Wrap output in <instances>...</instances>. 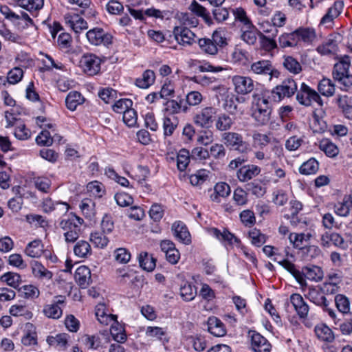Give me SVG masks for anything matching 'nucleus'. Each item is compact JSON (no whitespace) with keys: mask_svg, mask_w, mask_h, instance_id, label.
Segmentation results:
<instances>
[{"mask_svg":"<svg viewBox=\"0 0 352 352\" xmlns=\"http://www.w3.org/2000/svg\"><path fill=\"white\" fill-rule=\"evenodd\" d=\"M289 300L300 319L305 320L309 314V307L302 296L299 294H293L290 296Z\"/></svg>","mask_w":352,"mask_h":352,"instance_id":"nucleus-17","label":"nucleus"},{"mask_svg":"<svg viewBox=\"0 0 352 352\" xmlns=\"http://www.w3.org/2000/svg\"><path fill=\"white\" fill-rule=\"evenodd\" d=\"M172 230L175 237L184 244H189L191 241L190 234L186 225L181 222H175L172 226Z\"/></svg>","mask_w":352,"mask_h":352,"instance_id":"nucleus-24","label":"nucleus"},{"mask_svg":"<svg viewBox=\"0 0 352 352\" xmlns=\"http://www.w3.org/2000/svg\"><path fill=\"white\" fill-rule=\"evenodd\" d=\"M261 168L254 164H248L241 166L236 171V177L241 182H247L258 175Z\"/></svg>","mask_w":352,"mask_h":352,"instance_id":"nucleus-19","label":"nucleus"},{"mask_svg":"<svg viewBox=\"0 0 352 352\" xmlns=\"http://www.w3.org/2000/svg\"><path fill=\"white\" fill-rule=\"evenodd\" d=\"M47 342L50 346L64 347L67 344V335L65 333L57 334L55 336H49Z\"/></svg>","mask_w":352,"mask_h":352,"instance_id":"nucleus-53","label":"nucleus"},{"mask_svg":"<svg viewBox=\"0 0 352 352\" xmlns=\"http://www.w3.org/2000/svg\"><path fill=\"white\" fill-rule=\"evenodd\" d=\"M216 113L217 110L215 108L206 107L194 116V123L202 128H209L212 126Z\"/></svg>","mask_w":352,"mask_h":352,"instance_id":"nucleus-9","label":"nucleus"},{"mask_svg":"<svg viewBox=\"0 0 352 352\" xmlns=\"http://www.w3.org/2000/svg\"><path fill=\"white\" fill-rule=\"evenodd\" d=\"M66 23L78 34L88 28L87 21L78 15H66L65 17Z\"/></svg>","mask_w":352,"mask_h":352,"instance_id":"nucleus-25","label":"nucleus"},{"mask_svg":"<svg viewBox=\"0 0 352 352\" xmlns=\"http://www.w3.org/2000/svg\"><path fill=\"white\" fill-rule=\"evenodd\" d=\"M241 222L245 226H252L256 222V217L253 211L250 210H244L239 214Z\"/></svg>","mask_w":352,"mask_h":352,"instance_id":"nucleus-63","label":"nucleus"},{"mask_svg":"<svg viewBox=\"0 0 352 352\" xmlns=\"http://www.w3.org/2000/svg\"><path fill=\"white\" fill-rule=\"evenodd\" d=\"M104 234L98 232L91 234L90 240L97 248H103L107 245L109 239Z\"/></svg>","mask_w":352,"mask_h":352,"instance_id":"nucleus-58","label":"nucleus"},{"mask_svg":"<svg viewBox=\"0 0 352 352\" xmlns=\"http://www.w3.org/2000/svg\"><path fill=\"white\" fill-rule=\"evenodd\" d=\"M190 153L186 149H182L177 156V166L180 171L186 170L190 162Z\"/></svg>","mask_w":352,"mask_h":352,"instance_id":"nucleus-54","label":"nucleus"},{"mask_svg":"<svg viewBox=\"0 0 352 352\" xmlns=\"http://www.w3.org/2000/svg\"><path fill=\"white\" fill-rule=\"evenodd\" d=\"M318 146L319 148L329 157H334L339 153L338 146L329 139L324 138L321 140L319 142Z\"/></svg>","mask_w":352,"mask_h":352,"instance_id":"nucleus-29","label":"nucleus"},{"mask_svg":"<svg viewBox=\"0 0 352 352\" xmlns=\"http://www.w3.org/2000/svg\"><path fill=\"white\" fill-rule=\"evenodd\" d=\"M197 289L189 283H184L180 287V295L186 301H190L195 298Z\"/></svg>","mask_w":352,"mask_h":352,"instance_id":"nucleus-45","label":"nucleus"},{"mask_svg":"<svg viewBox=\"0 0 352 352\" xmlns=\"http://www.w3.org/2000/svg\"><path fill=\"white\" fill-rule=\"evenodd\" d=\"M310 237V234L291 233L289 236V239L294 248L301 249L303 245V242L309 240Z\"/></svg>","mask_w":352,"mask_h":352,"instance_id":"nucleus-51","label":"nucleus"},{"mask_svg":"<svg viewBox=\"0 0 352 352\" xmlns=\"http://www.w3.org/2000/svg\"><path fill=\"white\" fill-rule=\"evenodd\" d=\"M230 186L225 182L217 183L214 188V192L210 195L212 201L219 203L221 197L225 198L230 193Z\"/></svg>","mask_w":352,"mask_h":352,"instance_id":"nucleus-26","label":"nucleus"},{"mask_svg":"<svg viewBox=\"0 0 352 352\" xmlns=\"http://www.w3.org/2000/svg\"><path fill=\"white\" fill-rule=\"evenodd\" d=\"M336 103L346 118H352V96L338 95Z\"/></svg>","mask_w":352,"mask_h":352,"instance_id":"nucleus-27","label":"nucleus"},{"mask_svg":"<svg viewBox=\"0 0 352 352\" xmlns=\"http://www.w3.org/2000/svg\"><path fill=\"white\" fill-rule=\"evenodd\" d=\"M198 44L201 50L206 54L214 55L218 52V47L215 46V43H212V40L210 38H200Z\"/></svg>","mask_w":352,"mask_h":352,"instance_id":"nucleus-49","label":"nucleus"},{"mask_svg":"<svg viewBox=\"0 0 352 352\" xmlns=\"http://www.w3.org/2000/svg\"><path fill=\"white\" fill-rule=\"evenodd\" d=\"M298 43L303 42L305 44L310 45L316 38V30L311 27H300L295 30Z\"/></svg>","mask_w":352,"mask_h":352,"instance_id":"nucleus-22","label":"nucleus"},{"mask_svg":"<svg viewBox=\"0 0 352 352\" xmlns=\"http://www.w3.org/2000/svg\"><path fill=\"white\" fill-rule=\"evenodd\" d=\"M133 102L126 98L120 99L116 101L112 106L113 110L118 113H124L130 107H131Z\"/></svg>","mask_w":352,"mask_h":352,"instance_id":"nucleus-59","label":"nucleus"},{"mask_svg":"<svg viewBox=\"0 0 352 352\" xmlns=\"http://www.w3.org/2000/svg\"><path fill=\"white\" fill-rule=\"evenodd\" d=\"M179 124L177 117L175 116H168L164 118L163 129L164 134L166 136L171 135Z\"/></svg>","mask_w":352,"mask_h":352,"instance_id":"nucleus-38","label":"nucleus"},{"mask_svg":"<svg viewBox=\"0 0 352 352\" xmlns=\"http://www.w3.org/2000/svg\"><path fill=\"white\" fill-rule=\"evenodd\" d=\"M233 122V120L230 116L221 113L216 120L215 127L218 131H226L232 127Z\"/></svg>","mask_w":352,"mask_h":352,"instance_id":"nucleus-40","label":"nucleus"},{"mask_svg":"<svg viewBox=\"0 0 352 352\" xmlns=\"http://www.w3.org/2000/svg\"><path fill=\"white\" fill-rule=\"evenodd\" d=\"M56 298L54 302L44 306L43 312L49 318L58 319L63 314L60 305L64 304L65 298V296H59Z\"/></svg>","mask_w":352,"mask_h":352,"instance_id":"nucleus-18","label":"nucleus"},{"mask_svg":"<svg viewBox=\"0 0 352 352\" xmlns=\"http://www.w3.org/2000/svg\"><path fill=\"white\" fill-rule=\"evenodd\" d=\"M84 220L71 212L63 217L59 226L64 231L63 236L67 243H74L79 237Z\"/></svg>","mask_w":352,"mask_h":352,"instance_id":"nucleus-3","label":"nucleus"},{"mask_svg":"<svg viewBox=\"0 0 352 352\" xmlns=\"http://www.w3.org/2000/svg\"><path fill=\"white\" fill-rule=\"evenodd\" d=\"M209 232L211 235L216 237L220 241L227 243L230 245H239L241 243V241L239 238H237L226 229H223V231H221L216 228H212L210 229Z\"/></svg>","mask_w":352,"mask_h":352,"instance_id":"nucleus-20","label":"nucleus"},{"mask_svg":"<svg viewBox=\"0 0 352 352\" xmlns=\"http://www.w3.org/2000/svg\"><path fill=\"white\" fill-rule=\"evenodd\" d=\"M315 333L320 340L331 342L334 340V335L332 330L325 324H319L315 327Z\"/></svg>","mask_w":352,"mask_h":352,"instance_id":"nucleus-34","label":"nucleus"},{"mask_svg":"<svg viewBox=\"0 0 352 352\" xmlns=\"http://www.w3.org/2000/svg\"><path fill=\"white\" fill-rule=\"evenodd\" d=\"M318 89L322 95L329 97L334 94L335 85L330 79L323 78L320 81Z\"/></svg>","mask_w":352,"mask_h":352,"instance_id":"nucleus-44","label":"nucleus"},{"mask_svg":"<svg viewBox=\"0 0 352 352\" xmlns=\"http://www.w3.org/2000/svg\"><path fill=\"white\" fill-rule=\"evenodd\" d=\"M318 168V162L314 158H310L300 166L299 172L302 175H311L315 174Z\"/></svg>","mask_w":352,"mask_h":352,"instance_id":"nucleus-43","label":"nucleus"},{"mask_svg":"<svg viewBox=\"0 0 352 352\" xmlns=\"http://www.w3.org/2000/svg\"><path fill=\"white\" fill-rule=\"evenodd\" d=\"M114 199L117 204L121 207L129 206L133 202V197L129 194L124 192L116 193L114 196Z\"/></svg>","mask_w":352,"mask_h":352,"instance_id":"nucleus-61","label":"nucleus"},{"mask_svg":"<svg viewBox=\"0 0 352 352\" xmlns=\"http://www.w3.org/2000/svg\"><path fill=\"white\" fill-rule=\"evenodd\" d=\"M350 63L342 60L336 63L332 72L333 78L347 90L352 85V75L349 74Z\"/></svg>","mask_w":352,"mask_h":352,"instance_id":"nucleus-4","label":"nucleus"},{"mask_svg":"<svg viewBox=\"0 0 352 352\" xmlns=\"http://www.w3.org/2000/svg\"><path fill=\"white\" fill-rule=\"evenodd\" d=\"M82 214L85 217L91 219L95 215V203L89 199H83L79 205Z\"/></svg>","mask_w":352,"mask_h":352,"instance_id":"nucleus-48","label":"nucleus"},{"mask_svg":"<svg viewBox=\"0 0 352 352\" xmlns=\"http://www.w3.org/2000/svg\"><path fill=\"white\" fill-rule=\"evenodd\" d=\"M234 203L239 206H245L248 202V192L241 188H237L234 190L233 194Z\"/></svg>","mask_w":352,"mask_h":352,"instance_id":"nucleus-56","label":"nucleus"},{"mask_svg":"<svg viewBox=\"0 0 352 352\" xmlns=\"http://www.w3.org/2000/svg\"><path fill=\"white\" fill-rule=\"evenodd\" d=\"M335 304L338 310L342 314H347L350 311V302L349 298L343 294H338L335 296Z\"/></svg>","mask_w":352,"mask_h":352,"instance_id":"nucleus-50","label":"nucleus"},{"mask_svg":"<svg viewBox=\"0 0 352 352\" xmlns=\"http://www.w3.org/2000/svg\"><path fill=\"white\" fill-rule=\"evenodd\" d=\"M278 44L281 48L295 47L298 43L295 30L290 33H283L278 38Z\"/></svg>","mask_w":352,"mask_h":352,"instance_id":"nucleus-32","label":"nucleus"},{"mask_svg":"<svg viewBox=\"0 0 352 352\" xmlns=\"http://www.w3.org/2000/svg\"><path fill=\"white\" fill-rule=\"evenodd\" d=\"M307 297L311 302L318 306L321 307L324 311L328 313L329 316L331 318L336 319V314L333 309L329 307L330 302L324 296V294L322 292L321 288L320 289H317L314 287L309 288L307 294Z\"/></svg>","mask_w":352,"mask_h":352,"instance_id":"nucleus-8","label":"nucleus"},{"mask_svg":"<svg viewBox=\"0 0 352 352\" xmlns=\"http://www.w3.org/2000/svg\"><path fill=\"white\" fill-rule=\"evenodd\" d=\"M0 280L16 289L19 288V285L22 283L21 276L19 274L12 272H6L1 276Z\"/></svg>","mask_w":352,"mask_h":352,"instance_id":"nucleus-31","label":"nucleus"},{"mask_svg":"<svg viewBox=\"0 0 352 352\" xmlns=\"http://www.w3.org/2000/svg\"><path fill=\"white\" fill-rule=\"evenodd\" d=\"M208 331L217 337L223 336L226 331L221 321L216 317H210L208 320Z\"/></svg>","mask_w":352,"mask_h":352,"instance_id":"nucleus-28","label":"nucleus"},{"mask_svg":"<svg viewBox=\"0 0 352 352\" xmlns=\"http://www.w3.org/2000/svg\"><path fill=\"white\" fill-rule=\"evenodd\" d=\"M123 122L129 127L135 126L138 120V116L136 111L129 108L122 116Z\"/></svg>","mask_w":352,"mask_h":352,"instance_id":"nucleus-62","label":"nucleus"},{"mask_svg":"<svg viewBox=\"0 0 352 352\" xmlns=\"http://www.w3.org/2000/svg\"><path fill=\"white\" fill-rule=\"evenodd\" d=\"M245 188L247 192H251L252 195L261 197H263L266 192V189L263 186L256 181H254L250 183H248Z\"/></svg>","mask_w":352,"mask_h":352,"instance_id":"nucleus-52","label":"nucleus"},{"mask_svg":"<svg viewBox=\"0 0 352 352\" xmlns=\"http://www.w3.org/2000/svg\"><path fill=\"white\" fill-rule=\"evenodd\" d=\"M86 37L89 43L94 45H108L112 42V36L100 28L89 30L86 34Z\"/></svg>","mask_w":352,"mask_h":352,"instance_id":"nucleus-13","label":"nucleus"},{"mask_svg":"<svg viewBox=\"0 0 352 352\" xmlns=\"http://www.w3.org/2000/svg\"><path fill=\"white\" fill-rule=\"evenodd\" d=\"M175 40L179 45H191L195 42V34L188 28L176 26L173 30Z\"/></svg>","mask_w":352,"mask_h":352,"instance_id":"nucleus-16","label":"nucleus"},{"mask_svg":"<svg viewBox=\"0 0 352 352\" xmlns=\"http://www.w3.org/2000/svg\"><path fill=\"white\" fill-rule=\"evenodd\" d=\"M226 145L239 151L241 153L247 152L249 150V144L243 141L241 134L235 132L224 133L222 136Z\"/></svg>","mask_w":352,"mask_h":352,"instance_id":"nucleus-10","label":"nucleus"},{"mask_svg":"<svg viewBox=\"0 0 352 352\" xmlns=\"http://www.w3.org/2000/svg\"><path fill=\"white\" fill-rule=\"evenodd\" d=\"M297 91V85L294 80L287 78L280 85L276 86L272 90H269L270 96L274 102H280L285 97L289 98Z\"/></svg>","mask_w":352,"mask_h":352,"instance_id":"nucleus-6","label":"nucleus"},{"mask_svg":"<svg viewBox=\"0 0 352 352\" xmlns=\"http://www.w3.org/2000/svg\"><path fill=\"white\" fill-rule=\"evenodd\" d=\"M83 102L84 98L77 91L69 92L65 99L66 106L71 111L76 110L77 107Z\"/></svg>","mask_w":352,"mask_h":352,"instance_id":"nucleus-37","label":"nucleus"},{"mask_svg":"<svg viewBox=\"0 0 352 352\" xmlns=\"http://www.w3.org/2000/svg\"><path fill=\"white\" fill-rule=\"evenodd\" d=\"M283 65L288 72L293 74H298L302 72L300 63L292 56H284Z\"/></svg>","mask_w":352,"mask_h":352,"instance_id":"nucleus-35","label":"nucleus"},{"mask_svg":"<svg viewBox=\"0 0 352 352\" xmlns=\"http://www.w3.org/2000/svg\"><path fill=\"white\" fill-rule=\"evenodd\" d=\"M74 252L75 255L79 258L87 257L91 254V245L86 241H79L74 245Z\"/></svg>","mask_w":352,"mask_h":352,"instance_id":"nucleus-41","label":"nucleus"},{"mask_svg":"<svg viewBox=\"0 0 352 352\" xmlns=\"http://www.w3.org/2000/svg\"><path fill=\"white\" fill-rule=\"evenodd\" d=\"M0 12L4 17L19 28H25L33 25V21L28 13L20 10L18 12L12 11L7 6L0 7Z\"/></svg>","mask_w":352,"mask_h":352,"instance_id":"nucleus-5","label":"nucleus"},{"mask_svg":"<svg viewBox=\"0 0 352 352\" xmlns=\"http://www.w3.org/2000/svg\"><path fill=\"white\" fill-rule=\"evenodd\" d=\"M32 270L34 276L38 278L46 280L52 278V273L38 261H34L32 263Z\"/></svg>","mask_w":352,"mask_h":352,"instance_id":"nucleus-36","label":"nucleus"},{"mask_svg":"<svg viewBox=\"0 0 352 352\" xmlns=\"http://www.w3.org/2000/svg\"><path fill=\"white\" fill-rule=\"evenodd\" d=\"M250 72L261 76H265L270 80L272 77L277 78L279 72L274 68L269 60H258L250 66Z\"/></svg>","mask_w":352,"mask_h":352,"instance_id":"nucleus-14","label":"nucleus"},{"mask_svg":"<svg viewBox=\"0 0 352 352\" xmlns=\"http://www.w3.org/2000/svg\"><path fill=\"white\" fill-rule=\"evenodd\" d=\"M269 89L256 91L252 96L251 117L258 126L268 124L272 118V102Z\"/></svg>","mask_w":352,"mask_h":352,"instance_id":"nucleus-1","label":"nucleus"},{"mask_svg":"<svg viewBox=\"0 0 352 352\" xmlns=\"http://www.w3.org/2000/svg\"><path fill=\"white\" fill-rule=\"evenodd\" d=\"M232 12L235 20L243 24V28H251L252 27V23L247 16L246 12L243 8L241 7L236 8L232 10Z\"/></svg>","mask_w":352,"mask_h":352,"instance_id":"nucleus-42","label":"nucleus"},{"mask_svg":"<svg viewBox=\"0 0 352 352\" xmlns=\"http://www.w3.org/2000/svg\"><path fill=\"white\" fill-rule=\"evenodd\" d=\"M241 34V38L248 45H254L256 41V31L252 25L251 28H244Z\"/></svg>","mask_w":352,"mask_h":352,"instance_id":"nucleus-60","label":"nucleus"},{"mask_svg":"<svg viewBox=\"0 0 352 352\" xmlns=\"http://www.w3.org/2000/svg\"><path fill=\"white\" fill-rule=\"evenodd\" d=\"M21 296L26 299H35L40 295L38 289L32 285H23L18 289Z\"/></svg>","mask_w":352,"mask_h":352,"instance_id":"nucleus-47","label":"nucleus"},{"mask_svg":"<svg viewBox=\"0 0 352 352\" xmlns=\"http://www.w3.org/2000/svg\"><path fill=\"white\" fill-rule=\"evenodd\" d=\"M251 346L254 352H270L271 344L260 333L254 332L251 336Z\"/></svg>","mask_w":352,"mask_h":352,"instance_id":"nucleus-21","label":"nucleus"},{"mask_svg":"<svg viewBox=\"0 0 352 352\" xmlns=\"http://www.w3.org/2000/svg\"><path fill=\"white\" fill-rule=\"evenodd\" d=\"M232 58L235 63L245 64L248 60V53L244 50L236 47L232 53Z\"/></svg>","mask_w":352,"mask_h":352,"instance_id":"nucleus-64","label":"nucleus"},{"mask_svg":"<svg viewBox=\"0 0 352 352\" xmlns=\"http://www.w3.org/2000/svg\"><path fill=\"white\" fill-rule=\"evenodd\" d=\"M352 208V202L349 199H344L342 201L338 202L334 206L335 212L341 217H346Z\"/></svg>","mask_w":352,"mask_h":352,"instance_id":"nucleus-55","label":"nucleus"},{"mask_svg":"<svg viewBox=\"0 0 352 352\" xmlns=\"http://www.w3.org/2000/svg\"><path fill=\"white\" fill-rule=\"evenodd\" d=\"M116 319L117 316L116 315L105 314L102 316L98 318V320L100 324L104 325H108L111 322H113L111 324V334L117 342L122 343L126 340V335L122 332L121 327L118 329V328L114 326V324L118 325Z\"/></svg>","mask_w":352,"mask_h":352,"instance_id":"nucleus-12","label":"nucleus"},{"mask_svg":"<svg viewBox=\"0 0 352 352\" xmlns=\"http://www.w3.org/2000/svg\"><path fill=\"white\" fill-rule=\"evenodd\" d=\"M155 73L150 69L144 72L142 76L135 80V85L142 89H147L155 82Z\"/></svg>","mask_w":352,"mask_h":352,"instance_id":"nucleus-33","label":"nucleus"},{"mask_svg":"<svg viewBox=\"0 0 352 352\" xmlns=\"http://www.w3.org/2000/svg\"><path fill=\"white\" fill-rule=\"evenodd\" d=\"M25 254L32 258H38L43 253V245L41 240L36 239L30 242L25 248Z\"/></svg>","mask_w":352,"mask_h":352,"instance_id":"nucleus-30","label":"nucleus"},{"mask_svg":"<svg viewBox=\"0 0 352 352\" xmlns=\"http://www.w3.org/2000/svg\"><path fill=\"white\" fill-rule=\"evenodd\" d=\"M80 67L89 76H94L100 69V59L93 54L83 55L79 62Z\"/></svg>","mask_w":352,"mask_h":352,"instance_id":"nucleus-11","label":"nucleus"},{"mask_svg":"<svg viewBox=\"0 0 352 352\" xmlns=\"http://www.w3.org/2000/svg\"><path fill=\"white\" fill-rule=\"evenodd\" d=\"M296 100L300 104L306 107L311 106L314 102H316L319 106H322L323 104L319 94L305 82L300 85L297 91Z\"/></svg>","mask_w":352,"mask_h":352,"instance_id":"nucleus-7","label":"nucleus"},{"mask_svg":"<svg viewBox=\"0 0 352 352\" xmlns=\"http://www.w3.org/2000/svg\"><path fill=\"white\" fill-rule=\"evenodd\" d=\"M232 82L235 92L240 95L248 94L254 89V81L248 76H234L232 78Z\"/></svg>","mask_w":352,"mask_h":352,"instance_id":"nucleus-15","label":"nucleus"},{"mask_svg":"<svg viewBox=\"0 0 352 352\" xmlns=\"http://www.w3.org/2000/svg\"><path fill=\"white\" fill-rule=\"evenodd\" d=\"M15 1L19 7L30 12L38 10L43 6V0H15Z\"/></svg>","mask_w":352,"mask_h":352,"instance_id":"nucleus-39","label":"nucleus"},{"mask_svg":"<svg viewBox=\"0 0 352 352\" xmlns=\"http://www.w3.org/2000/svg\"><path fill=\"white\" fill-rule=\"evenodd\" d=\"M76 282L82 288L87 287L91 283V271L85 265L78 267L74 274Z\"/></svg>","mask_w":352,"mask_h":352,"instance_id":"nucleus-23","label":"nucleus"},{"mask_svg":"<svg viewBox=\"0 0 352 352\" xmlns=\"http://www.w3.org/2000/svg\"><path fill=\"white\" fill-rule=\"evenodd\" d=\"M249 236L253 245L260 247L266 241V236L261 233L259 230L254 228L249 232Z\"/></svg>","mask_w":352,"mask_h":352,"instance_id":"nucleus-57","label":"nucleus"},{"mask_svg":"<svg viewBox=\"0 0 352 352\" xmlns=\"http://www.w3.org/2000/svg\"><path fill=\"white\" fill-rule=\"evenodd\" d=\"M57 138L58 140H60V137L54 134L52 137L50 131L46 129L43 130L40 134L36 137V141L38 145L41 146H50L53 142V139Z\"/></svg>","mask_w":352,"mask_h":352,"instance_id":"nucleus-46","label":"nucleus"},{"mask_svg":"<svg viewBox=\"0 0 352 352\" xmlns=\"http://www.w3.org/2000/svg\"><path fill=\"white\" fill-rule=\"evenodd\" d=\"M278 263L292 274L301 286L307 285L306 278L317 282L322 280L323 277V272L321 268L317 266L305 267L300 272L296 269L294 264L288 260L283 259L278 261Z\"/></svg>","mask_w":352,"mask_h":352,"instance_id":"nucleus-2","label":"nucleus"}]
</instances>
